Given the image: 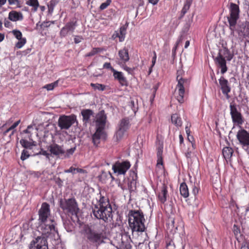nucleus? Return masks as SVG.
Here are the masks:
<instances>
[{
    "mask_svg": "<svg viewBox=\"0 0 249 249\" xmlns=\"http://www.w3.org/2000/svg\"><path fill=\"white\" fill-rule=\"evenodd\" d=\"M38 231L42 235H47L53 231L57 232L55 230V222L51 217V211L50 205L47 202H43L41 204L40 209L38 211Z\"/></svg>",
    "mask_w": 249,
    "mask_h": 249,
    "instance_id": "1",
    "label": "nucleus"
},
{
    "mask_svg": "<svg viewBox=\"0 0 249 249\" xmlns=\"http://www.w3.org/2000/svg\"><path fill=\"white\" fill-rule=\"evenodd\" d=\"M84 238L89 243L99 246L104 243L107 238L106 227L100 226L98 228H92L89 225H85L81 231Z\"/></svg>",
    "mask_w": 249,
    "mask_h": 249,
    "instance_id": "2",
    "label": "nucleus"
},
{
    "mask_svg": "<svg viewBox=\"0 0 249 249\" xmlns=\"http://www.w3.org/2000/svg\"><path fill=\"white\" fill-rule=\"evenodd\" d=\"M94 216L104 221L108 220L112 216V209L107 197L102 196L100 194L98 205H95L92 210Z\"/></svg>",
    "mask_w": 249,
    "mask_h": 249,
    "instance_id": "3",
    "label": "nucleus"
},
{
    "mask_svg": "<svg viewBox=\"0 0 249 249\" xmlns=\"http://www.w3.org/2000/svg\"><path fill=\"white\" fill-rule=\"evenodd\" d=\"M184 71L182 70H179L177 72L176 79L178 84L175 89V97L178 101L180 103H183L188 93V88L190 81L182 77Z\"/></svg>",
    "mask_w": 249,
    "mask_h": 249,
    "instance_id": "4",
    "label": "nucleus"
},
{
    "mask_svg": "<svg viewBox=\"0 0 249 249\" xmlns=\"http://www.w3.org/2000/svg\"><path fill=\"white\" fill-rule=\"evenodd\" d=\"M145 219L141 210H130L128 213V223L133 232H143L145 230Z\"/></svg>",
    "mask_w": 249,
    "mask_h": 249,
    "instance_id": "5",
    "label": "nucleus"
},
{
    "mask_svg": "<svg viewBox=\"0 0 249 249\" xmlns=\"http://www.w3.org/2000/svg\"><path fill=\"white\" fill-rule=\"evenodd\" d=\"M59 205L63 211L68 215L75 216L77 218L79 212L77 202L74 198L60 199Z\"/></svg>",
    "mask_w": 249,
    "mask_h": 249,
    "instance_id": "6",
    "label": "nucleus"
},
{
    "mask_svg": "<svg viewBox=\"0 0 249 249\" xmlns=\"http://www.w3.org/2000/svg\"><path fill=\"white\" fill-rule=\"evenodd\" d=\"M225 58L228 61L231 60L232 58V55L226 48H225L223 51L220 50L217 57L214 59L216 64L221 69L222 74L225 73L228 70Z\"/></svg>",
    "mask_w": 249,
    "mask_h": 249,
    "instance_id": "7",
    "label": "nucleus"
},
{
    "mask_svg": "<svg viewBox=\"0 0 249 249\" xmlns=\"http://www.w3.org/2000/svg\"><path fill=\"white\" fill-rule=\"evenodd\" d=\"M239 6L235 3H231L230 7V15L227 18L231 35L233 36H234V32L236 30L235 26L239 18Z\"/></svg>",
    "mask_w": 249,
    "mask_h": 249,
    "instance_id": "8",
    "label": "nucleus"
},
{
    "mask_svg": "<svg viewBox=\"0 0 249 249\" xmlns=\"http://www.w3.org/2000/svg\"><path fill=\"white\" fill-rule=\"evenodd\" d=\"M75 123L78 124L77 117L75 114L61 115L58 120V125L61 130L69 129Z\"/></svg>",
    "mask_w": 249,
    "mask_h": 249,
    "instance_id": "9",
    "label": "nucleus"
},
{
    "mask_svg": "<svg viewBox=\"0 0 249 249\" xmlns=\"http://www.w3.org/2000/svg\"><path fill=\"white\" fill-rule=\"evenodd\" d=\"M131 164L128 160L117 161L113 164L112 169L118 175H125L130 168Z\"/></svg>",
    "mask_w": 249,
    "mask_h": 249,
    "instance_id": "10",
    "label": "nucleus"
},
{
    "mask_svg": "<svg viewBox=\"0 0 249 249\" xmlns=\"http://www.w3.org/2000/svg\"><path fill=\"white\" fill-rule=\"evenodd\" d=\"M230 114L233 124L242 125L244 123V118L241 113L237 110L235 103H231L230 105Z\"/></svg>",
    "mask_w": 249,
    "mask_h": 249,
    "instance_id": "11",
    "label": "nucleus"
},
{
    "mask_svg": "<svg viewBox=\"0 0 249 249\" xmlns=\"http://www.w3.org/2000/svg\"><path fill=\"white\" fill-rule=\"evenodd\" d=\"M130 127V124L129 118H124L121 119L119 124L118 129L116 133L117 139L118 140L121 139Z\"/></svg>",
    "mask_w": 249,
    "mask_h": 249,
    "instance_id": "12",
    "label": "nucleus"
},
{
    "mask_svg": "<svg viewBox=\"0 0 249 249\" xmlns=\"http://www.w3.org/2000/svg\"><path fill=\"white\" fill-rule=\"evenodd\" d=\"M44 235L38 236L35 240L32 241L30 244V249H48L47 238Z\"/></svg>",
    "mask_w": 249,
    "mask_h": 249,
    "instance_id": "13",
    "label": "nucleus"
},
{
    "mask_svg": "<svg viewBox=\"0 0 249 249\" xmlns=\"http://www.w3.org/2000/svg\"><path fill=\"white\" fill-rule=\"evenodd\" d=\"M236 137L243 148L248 150L249 147V133L245 129H241L238 131Z\"/></svg>",
    "mask_w": 249,
    "mask_h": 249,
    "instance_id": "14",
    "label": "nucleus"
},
{
    "mask_svg": "<svg viewBox=\"0 0 249 249\" xmlns=\"http://www.w3.org/2000/svg\"><path fill=\"white\" fill-rule=\"evenodd\" d=\"M104 129L100 127H96V132L92 137V142L94 145L97 146L100 142L101 139H106L107 134Z\"/></svg>",
    "mask_w": 249,
    "mask_h": 249,
    "instance_id": "15",
    "label": "nucleus"
},
{
    "mask_svg": "<svg viewBox=\"0 0 249 249\" xmlns=\"http://www.w3.org/2000/svg\"><path fill=\"white\" fill-rule=\"evenodd\" d=\"M77 26L76 21H70L68 22L60 30L59 35L60 37H66L70 32H73Z\"/></svg>",
    "mask_w": 249,
    "mask_h": 249,
    "instance_id": "16",
    "label": "nucleus"
},
{
    "mask_svg": "<svg viewBox=\"0 0 249 249\" xmlns=\"http://www.w3.org/2000/svg\"><path fill=\"white\" fill-rule=\"evenodd\" d=\"M219 82L223 94L226 96L227 99L230 98L229 93L231 92V89L228 81L223 76H221L219 79Z\"/></svg>",
    "mask_w": 249,
    "mask_h": 249,
    "instance_id": "17",
    "label": "nucleus"
},
{
    "mask_svg": "<svg viewBox=\"0 0 249 249\" xmlns=\"http://www.w3.org/2000/svg\"><path fill=\"white\" fill-rule=\"evenodd\" d=\"M96 127L105 129L107 120L105 111L102 110L98 112L96 116Z\"/></svg>",
    "mask_w": 249,
    "mask_h": 249,
    "instance_id": "18",
    "label": "nucleus"
},
{
    "mask_svg": "<svg viewBox=\"0 0 249 249\" xmlns=\"http://www.w3.org/2000/svg\"><path fill=\"white\" fill-rule=\"evenodd\" d=\"M12 33L15 37L18 40V41L16 44V47L18 49L21 48L27 42L26 38L22 37V33L19 30H13Z\"/></svg>",
    "mask_w": 249,
    "mask_h": 249,
    "instance_id": "19",
    "label": "nucleus"
},
{
    "mask_svg": "<svg viewBox=\"0 0 249 249\" xmlns=\"http://www.w3.org/2000/svg\"><path fill=\"white\" fill-rule=\"evenodd\" d=\"M81 114L84 124L87 125L90 123V118L93 116L94 112L90 109H84L81 110Z\"/></svg>",
    "mask_w": 249,
    "mask_h": 249,
    "instance_id": "20",
    "label": "nucleus"
},
{
    "mask_svg": "<svg viewBox=\"0 0 249 249\" xmlns=\"http://www.w3.org/2000/svg\"><path fill=\"white\" fill-rule=\"evenodd\" d=\"M112 72L114 79L117 80L121 86L127 85L126 78L124 76L122 72L118 71L114 69H112Z\"/></svg>",
    "mask_w": 249,
    "mask_h": 249,
    "instance_id": "21",
    "label": "nucleus"
},
{
    "mask_svg": "<svg viewBox=\"0 0 249 249\" xmlns=\"http://www.w3.org/2000/svg\"><path fill=\"white\" fill-rule=\"evenodd\" d=\"M49 150L51 153L55 156H59L65 153L62 146L56 143L50 145Z\"/></svg>",
    "mask_w": 249,
    "mask_h": 249,
    "instance_id": "22",
    "label": "nucleus"
},
{
    "mask_svg": "<svg viewBox=\"0 0 249 249\" xmlns=\"http://www.w3.org/2000/svg\"><path fill=\"white\" fill-rule=\"evenodd\" d=\"M167 187L165 185H163L161 187L160 192L158 195L159 199L162 203H164L167 200Z\"/></svg>",
    "mask_w": 249,
    "mask_h": 249,
    "instance_id": "23",
    "label": "nucleus"
},
{
    "mask_svg": "<svg viewBox=\"0 0 249 249\" xmlns=\"http://www.w3.org/2000/svg\"><path fill=\"white\" fill-rule=\"evenodd\" d=\"M23 15L20 12L16 11H12L9 13L8 18L12 21H17L23 19Z\"/></svg>",
    "mask_w": 249,
    "mask_h": 249,
    "instance_id": "24",
    "label": "nucleus"
},
{
    "mask_svg": "<svg viewBox=\"0 0 249 249\" xmlns=\"http://www.w3.org/2000/svg\"><path fill=\"white\" fill-rule=\"evenodd\" d=\"M233 149L229 146H226L223 148L222 154L224 158L226 160H230L233 154Z\"/></svg>",
    "mask_w": 249,
    "mask_h": 249,
    "instance_id": "25",
    "label": "nucleus"
},
{
    "mask_svg": "<svg viewBox=\"0 0 249 249\" xmlns=\"http://www.w3.org/2000/svg\"><path fill=\"white\" fill-rule=\"evenodd\" d=\"M118 53L120 59L124 63H125L129 60L128 51L127 49L124 48L120 50Z\"/></svg>",
    "mask_w": 249,
    "mask_h": 249,
    "instance_id": "26",
    "label": "nucleus"
},
{
    "mask_svg": "<svg viewBox=\"0 0 249 249\" xmlns=\"http://www.w3.org/2000/svg\"><path fill=\"white\" fill-rule=\"evenodd\" d=\"M171 122L177 127L182 126V122L179 115L177 113H175L171 116Z\"/></svg>",
    "mask_w": 249,
    "mask_h": 249,
    "instance_id": "27",
    "label": "nucleus"
},
{
    "mask_svg": "<svg viewBox=\"0 0 249 249\" xmlns=\"http://www.w3.org/2000/svg\"><path fill=\"white\" fill-rule=\"evenodd\" d=\"M180 194L184 198H187L189 196V189L186 183H181L179 187Z\"/></svg>",
    "mask_w": 249,
    "mask_h": 249,
    "instance_id": "28",
    "label": "nucleus"
},
{
    "mask_svg": "<svg viewBox=\"0 0 249 249\" xmlns=\"http://www.w3.org/2000/svg\"><path fill=\"white\" fill-rule=\"evenodd\" d=\"M163 147L162 146H159L157 148V166L160 167V165H163V158H162Z\"/></svg>",
    "mask_w": 249,
    "mask_h": 249,
    "instance_id": "29",
    "label": "nucleus"
},
{
    "mask_svg": "<svg viewBox=\"0 0 249 249\" xmlns=\"http://www.w3.org/2000/svg\"><path fill=\"white\" fill-rule=\"evenodd\" d=\"M109 177L112 178V180L114 179V178L110 172H106L105 171H102L98 177L99 180L103 183H105Z\"/></svg>",
    "mask_w": 249,
    "mask_h": 249,
    "instance_id": "30",
    "label": "nucleus"
},
{
    "mask_svg": "<svg viewBox=\"0 0 249 249\" xmlns=\"http://www.w3.org/2000/svg\"><path fill=\"white\" fill-rule=\"evenodd\" d=\"M105 50L103 48H98V47L93 48L90 52L86 54L85 56L86 57H91V56H92L95 55L96 54L98 53H100Z\"/></svg>",
    "mask_w": 249,
    "mask_h": 249,
    "instance_id": "31",
    "label": "nucleus"
},
{
    "mask_svg": "<svg viewBox=\"0 0 249 249\" xmlns=\"http://www.w3.org/2000/svg\"><path fill=\"white\" fill-rule=\"evenodd\" d=\"M13 122V121L11 119H9V120H8L6 123L4 124L2 126V129H4L5 128H6V130H4L3 132V135L4 136H6L7 135L8 133L10 131H12V130L11 129H10V127L9 126L10 124Z\"/></svg>",
    "mask_w": 249,
    "mask_h": 249,
    "instance_id": "32",
    "label": "nucleus"
},
{
    "mask_svg": "<svg viewBox=\"0 0 249 249\" xmlns=\"http://www.w3.org/2000/svg\"><path fill=\"white\" fill-rule=\"evenodd\" d=\"M27 4L32 6L34 8V11L35 12L37 11V8L39 7L38 0H29V1H27Z\"/></svg>",
    "mask_w": 249,
    "mask_h": 249,
    "instance_id": "33",
    "label": "nucleus"
},
{
    "mask_svg": "<svg viewBox=\"0 0 249 249\" xmlns=\"http://www.w3.org/2000/svg\"><path fill=\"white\" fill-rule=\"evenodd\" d=\"M58 80H56L53 83L47 84L45 85L43 88L46 89L48 90H52L55 87L58 86Z\"/></svg>",
    "mask_w": 249,
    "mask_h": 249,
    "instance_id": "34",
    "label": "nucleus"
},
{
    "mask_svg": "<svg viewBox=\"0 0 249 249\" xmlns=\"http://www.w3.org/2000/svg\"><path fill=\"white\" fill-rule=\"evenodd\" d=\"M90 86L95 90L98 89L101 91H104L106 89V87L105 85L99 83H91Z\"/></svg>",
    "mask_w": 249,
    "mask_h": 249,
    "instance_id": "35",
    "label": "nucleus"
},
{
    "mask_svg": "<svg viewBox=\"0 0 249 249\" xmlns=\"http://www.w3.org/2000/svg\"><path fill=\"white\" fill-rule=\"evenodd\" d=\"M166 247L167 249H174L175 248L174 242L169 238L166 239Z\"/></svg>",
    "mask_w": 249,
    "mask_h": 249,
    "instance_id": "36",
    "label": "nucleus"
},
{
    "mask_svg": "<svg viewBox=\"0 0 249 249\" xmlns=\"http://www.w3.org/2000/svg\"><path fill=\"white\" fill-rule=\"evenodd\" d=\"M191 5V4H189L186 2H185V4L181 11V17H183L185 15V14L187 12V11L190 9Z\"/></svg>",
    "mask_w": 249,
    "mask_h": 249,
    "instance_id": "37",
    "label": "nucleus"
},
{
    "mask_svg": "<svg viewBox=\"0 0 249 249\" xmlns=\"http://www.w3.org/2000/svg\"><path fill=\"white\" fill-rule=\"evenodd\" d=\"M118 249H131V246L129 244H126L121 241V244L119 243V245L116 247Z\"/></svg>",
    "mask_w": 249,
    "mask_h": 249,
    "instance_id": "38",
    "label": "nucleus"
},
{
    "mask_svg": "<svg viewBox=\"0 0 249 249\" xmlns=\"http://www.w3.org/2000/svg\"><path fill=\"white\" fill-rule=\"evenodd\" d=\"M20 143L21 144V145L25 148H30L31 149V146L33 145L32 144L31 142H28V141L24 139H21L20 141Z\"/></svg>",
    "mask_w": 249,
    "mask_h": 249,
    "instance_id": "39",
    "label": "nucleus"
},
{
    "mask_svg": "<svg viewBox=\"0 0 249 249\" xmlns=\"http://www.w3.org/2000/svg\"><path fill=\"white\" fill-rule=\"evenodd\" d=\"M193 22V19H189L187 21H186V23L184 24V27L183 28L182 31L183 32H187L192 24V23Z\"/></svg>",
    "mask_w": 249,
    "mask_h": 249,
    "instance_id": "40",
    "label": "nucleus"
},
{
    "mask_svg": "<svg viewBox=\"0 0 249 249\" xmlns=\"http://www.w3.org/2000/svg\"><path fill=\"white\" fill-rule=\"evenodd\" d=\"M113 36H115V37H119V41L120 42L124 41L125 38V35H124L123 33H122L120 31H116L115 33L113 35Z\"/></svg>",
    "mask_w": 249,
    "mask_h": 249,
    "instance_id": "41",
    "label": "nucleus"
},
{
    "mask_svg": "<svg viewBox=\"0 0 249 249\" xmlns=\"http://www.w3.org/2000/svg\"><path fill=\"white\" fill-rule=\"evenodd\" d=\"M30 156L28 151L26 150H22L20 156V159L22 160H24Z\"/></svg>",
    "mask_w": 249,
    "mask_h": 249,
    "instance_id": "42",
    "label": "nucleus"
},
{
    "mask_svg": "<svg viewBox=\"0 0 249 249\" xmlns=\"http://www.w3.org/2000/svg\"><path fill=\"white\" fill-rule=\"evenodd\" d=\"M111 2V0H107L106 2L102 3L100 6V9L103 10L106 9L110 5Z\"/></svg>",
    "mask_w": 249,
    "mask_h": 249,
    "instance_id": "43",
    "label": "nucleus"
},
{
    "mask_svg": "<svg viewBox=\"0 0 249 249\" xmlns=\"http://www.w3.org/2000/svg\"><path fill=\"white\" fill-rule=\"evenodd\" d=\"M20 123V120H18L16 122H15L11 126H9L10 127V129L12 130V132L11 133V135H13L15 131V128L18 126V125Z\"/></svg>",
    "mask_w": 249,
    "mask_h": 249,
    "instance_id": "44",
    "label": "nucleus"
},
{
    "mask_svg": "<svg viewBox=\"0 0 249 249\" xmlns=\"http://www.w3.org/2000/svg\"><path fill=\"white\" fill-rule=\"evenodd\" d=\"M64 172L66 173H71L72 174H74L76 173V168L71 166L69 169L65 170Z\"/></svg>",
    "mask_w": 249,
    "mask_h": 249,
    "instance_id": "45",
    "label": "nucleus"
},
{
    "mask_svg": "<svg viewBox=\"0 0 249 249\" xmlns=\"http://www.w3.org/2000/svg\"><path fill=\"white\" fill-rule=\"evenodd\" d=\"M31 49H27L22 52H17V55H18V54H20L26 55L28 53H29L31 52Z\"/></svg>",
    "mask_w": 249,
    "mask_h": 249,
    "instance_id": "46",
    "label": "nucleus"
},
{
    "mask_svg": "<svg viewBox=\"0 0 249 249\" xmlns=\"http://www.w3.org/2000/svg\"><path fill=\"white\" fill-rule=\"evenodd\" d=\"M83 39V38L82 36H77L74 38V42L75 43L77 44L80 43Z\"/></svg>",
    "mask_w": 249,
    "mask_h": 249,
    "instance_id": "47",
    "label": "nucleus"
},
{
    "mask_svg": "<svg viewBox=\"0 0 249 249\" xmlns=\"http://www.w3.org/2000/svg\"><path fill=\"white\" fill-rule=\"evenodd\" d=\"M75 151V148L68 149L66 152L65 157H69L70 155H72Z\"/></svg>",
    "mask_w": 249,
    "mask_h": 249,
    "instance_id": "48",
    "label": "nucleus"
},
{
    "mask_svg": "<svg viewBox=\"0 0 249 249\" xmlns=\"http://www.w3.org/2000/svg\"><path fill=\"white\" fill-rule=\"evenodd\" d=\"M241 249H249V243L244 241L241 245Z\"/></svg>",
    "mask_w": 249,
    "mask_h": 249,
    "instance_id": "49",
    "label": "nucleus"
},
{
    "mask_svg": "<svg viewBox=\"0 0 249 249\" xmlns=\"http://www.w3.org/2000/svg\"><path fill=\"white\" fill-rule=\"evenodd\" d=\"M128 25L125 24L124 25H123L121 26L120 28L119 31L121 32L122 33H123L124 35H125L126 34V31L127 27Z\"/></svg>",
    "mask_w": 249,
    "mask_h": 249,
    "instance_id": "50",
    "label": "nucleus"
},
{
    "mask_svg": "<svg viewBox=\"0 0 249 249\" xmlns=\"http://www.w3.org/2000/svg\"><path fill=\"white\" fill-rule=\"evenodd\" d=\"M103 68L105 69H110L112 72V69H114L113 67H111L110 63L109 62H106L103 65Z\"/></svg>",
    "mask_w": 249,
    "mask_h": 249,
    "instance_id": "51",
    "label": "nucleus"
},
{
    "mask_svg": "<svg viewBox=\"0 0 249 249\" xmlns=\"http://www.w3.org/2000/svg\"><path fill=\"white\" fill-rule=\"evenodd\" d=\"M199 192V189L195 185H193L192 193L196 196Z\"/></svg>",
    "mask_w": 249,
    "mask_h": 249,
    "instance_id": "52",
    "label": "nucleus"
},
{
    "mask_svg": "<svg viewBox=\"0 0 249 249\" xmlns=\"http://www.w3.org/2000/svg\"><path fill=\"white\" fill-rule=\"evenodd\" d=\"M154 56L152 58V67H153L155 65V63H156V59H157V54H156V53L154 51Z\"/></svg>",
    "mask_w": 249,
    "mask_h": 249,
    "instance_id": "53",
    "label": "nucleus"
},
{
    "mask_svg": "<svg viewBox=\"0 0 249 249\" xmlns=\"http://www.w3.org/2000/svg\"><path fill=\"white\" fill-rule=\"evenodd\" d=\"M183 40V36L181 35L179 36L178 40H177L176 45L175 46V50H176L178 45L180 43L182 42Z\"/></svg>",
    "mask_w": 249,
    "mask_h": 249,
    "instance_id": "54",
    "label": "nucleus"
},
{
    "mask_svg": "<svg viewBox=\"0 0 249 249\" xmlns=\"http://www.w3.org/2000/svg\"><path fill=\"white\" fill-rule=\"evenodd\" d=\"M31 128H33V126L32 125H28L27 129L24 130V132L25 133H30V129Z\"/></svg>",
    "mask_w": 249,
    "mask_h": 249,
    "instance_id": "55",
    "label": "nucleus"
},
{
    "mask_svg": "<svg viewBox=\"0 0 249 249\" xmlns=\"http://www.w3.org/2000/svg\"><path fill=\"white\" fill-rule=\"evenodd\" d=\"M86 173V170L79 168H76V173Z\"/></svg>",
    "mask_w": 249,
    "mask_h": 249,
    "instance_id": "56",
    "label": "nucleus"
},
{
    "mask_svg": "<svg viewBox=\"0 0 249 249\" xmlns=\"http://www.w3.org/2000/svg\"><path fill=\"white\" fill-rule=\"evenodd\" d=\"M185 131H186V133L187 135V136H190L191 131H190V127L189 126H186Z\"/></svg>",
    "mask_w": 249,
    "mask_h": 249,
    "instance_id": "57",
    "label": "nucleus"
},
{
    "mask_svg": "<svg viewBox=\"0 0 249 249\" xmlns=\"http://www.w3.org/2000/svg\"><path fill=\"white\" fill-rule=\"evenodd\" d=\"M148 2L153 5H156L160 0H148Z\"/></svg>",
    "mask_w": 249,
    "mask_h": 249,
    "instance_id": "58",
    "label": "nucleus"
},
{
    "mask_svg": "<svg viewBox=\"0 0 249 249\" xmlns=\"http://www.w3.org/2000/svg\"><path fill=\"white\" fill-rule=\"evenodd\" d=\"M179 143L180 144H182L184 142V139H183V137L182 134H179Z\"/></svg>",
    "mask_w": 249,
    "mask_h": 249,
    "instance_id": "59",
    "label": "nucleus"
},
{
    "mask_svg": "<svg viewBox=\"0 0 249 249\" xmlns=\"http://www.w3.org/2000/svg\"><path fill=\"white\" fill-rule=\"evenodd\" d=\"M8 3L10 5L15 4L18 0H8Z\"/></svg>",
    "mask_w": 249,
    "mask_h": 249,
    "instance_id": "60",
    "label": "nucleus"
},
{
    "mask_svg": "<svg viewBox=\"0 0 249 249\" xmlns=\"http://www.w3.org/2000/svg\"><path fill=\"white\" fill-rule=\"evenodd\" d=\"M42 154L44 156H46L47 158H49L50 154L46 151H43L42 152Z\"/></svg>",
    "mask_w": 249,
    "mask_h": 249,
    "instance_id": "61",
    "label": "nucleus"
},
{
    "mask_svg": "<svg viewBox=\"0 0 249 249\" xmlns=\"http://www.w3.org/2000/svg\"><path fill=\"white\" fill-rule=\"evenodd\" d=\"M10 23V22L9 21H8V20H5L4 21V24L6 27H8L9 26Z\"/></svg>",
    "mask_w": 249,
    "mask_h": 249,
    "instance_id": "62",
    "label": "nucleus"
},
{
    "mask_svg": "<svg viewBox=\"0 0 249 249\" xmlns=\"http://www.w3.org/2000/svg\"><path fill=\"white\" fill-rule=\"evenodd\" d=\"M6 2V0H0V6L3 5Z\"/></svg>",
    "mask_w": 249,
    "mask_h": 249,
    "instance_id": "63",
    "label": "nucleus"
},
{
    "mask_svg": "<svg viewBox=\"0 0 249 249\" xmlns=\"http://www.w3.org/2000/svg\"><path fill=\"white\" fill-rule=\"evenodd\" d=\"M56 183L59 185H61V184L62 183V180L60 178H58L57 180V181H56Z\"/></svg>",
    "mask_w": 249,
    "mask_h": 249,
    "instance_id": "64",
    "label": "nucleus"
}]
</instances>
